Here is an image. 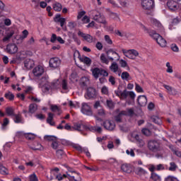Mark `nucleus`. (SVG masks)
I'll return each instance as SVG.
<instances>
[{"label": "nucleus", "instance_id": "nucleus-21", "mask_svg": "<svg viewBox=\"0 0 181 181\" xmlns=\"http://www.w3.org/2000/svg\"><path fill=\"white\" fill-rule=\"evenodd\" d=\"M13 35H15V30L11 28L8 29L6 33V36L3 38V42H8Z\"/></svg>", "mask_w": 181, "mask_h": 181}, {"label": "nucleus", "instance_id": "nucleus-40", "mask_svg": "<svg viewBox=\"0 0 181 181\" xmlns=\"http://www.w3.org/2000/svg\"><path fill=\"white\" fill-rule=\"evenodd\" d=\"M4 97L5 98L9 100L10 101H13V100L15 98V95H13V93L11 92L6 93Z\"/></svg>", "mask_w": 181, "mask_h": 181}, {"label": "nucleus", "instance_id": "nucleus-1", "mask_svg": "<svg viewBox=\"0 0 181 181\" xmlns=\"http://www.w3.org/2000/svg\"><path fill=\"white\" fill-rule=\"evenodd\" d=\"M149 35L154 39V40L156 41V42L158 43V45H159V46H160V47H166V40H165V38H163V37H162V35L156 33V32L152 30L150 31L149 33Z\"/></svg>", "mask_w": 181, "mask_h": 181}, {"label": "nucleus", "instance_id": "nucleus-15", "mask_svg": "<svg viewBox=\"0 0 181 181\" xmlns=\"http://www.w3.org/2000/svg\"><path fill=\"white\" fill-rule=\"evenodd\" d=\"M6 50L9 54H15V53H18V45L13 43L8 44Z\"/></svg>", "mask_w": 181, "mask_h": 181}, {"label": "nucleus", "instance_id": "nucleus-33", "mask_svg": "<svg viewBox=\"0 0 181 181\" xmlns=\"http://www.w3.org/2000/svg\"><path fill=\"white\" fill-rule=\"evenodd\" d=\"M6 113L8 117H13L15 115V110L13 109V107H6Z\"/></svg>", "mask_w": 181, "mask_h": 181}, {"label": "nucleus", "instance_id": "nucleus-35", "mask_svg": "<svg viewBox=\"0 0 181 181\" xmlns=\"http://www.w3.org/2000/svg\"><path fill=\"white\" fill-rule=\"evenodd\" d=\"M92 16L93 18V19L98 22V19H100V18L101 17V14L97 11H92Z\"/></svg>", "mask_w": 181, "mask_h": 181}, {"label": "nucleus", "instance_id": "nucleus-30", "mask_svg": "<svg viewBox=\"0 0 181 181\" xmlns=\"http://www.w3.org/2000/svg\"><path fill=\"white\" fill-rule=\"evenodd\" d=\"M53 117H54V115L52 112L48 113V117L47 119V124H49V125H52V127L54 126V122H53Z\"/></svg>", "mask_w": 181, "mask_h": 181}, {"label": "nucleus", "instance_id": "nucleus-8", "mask_svg": "<svg viewBox=\"0 0 181 181\" xmlns=\"http://www.w3.org/2000/svg\"><path fill=\"white\" fill-rule=\"evenodd\" d=\"M179 2H180V0H169L167 2V6L170 11H177L180 8Z\"/></svg>", "mask_w": 181, "mask_h": 181}, {"label": "nucleus", "instance_id": "nucleus-16", "mask_svg": "<svg viewBox=\"0 0 181 181\" xmlns=\"http://www.w3.org/2000/svg\"><path fill=\"white\" fill-rule=\"evenodd\" d=\"M120 95H121V98H123L124 100H127L128 97H130L132 100H134L135 97H136V95H135V93H134L133 91H128L127 90H124V91H122L120 93Z\"/></svg>", "mask_w": 181, "mask_h": 181}, {"label": "nucleus", "instance_id": "nucleus-56", "mask_svg": "<svg viewBox=\"0 0 181 181\" xmlns=\"http://www.w3.org/2000/svg\"><path fill=\"white\" fill-rule=\"evenodd\" d=\"M98 23H103V25H105L107 23V21H105V18L103 16H100V18L98 20Z\"/></svg>", "mask_w": 181, "mask_h": 181}, {"label": "nucleus", "instance_id": "nucleus-64", "mask_svg": "<svg viewBox=\"0 0 181 181\" xmlns=\"http://www.w3.org/2000/svg\"><path fill=\"white\" fill-rule=\"evenodd\" d=\"M102 94H105V95H107L108 94V88L107 86H103L101 89Z\"/></svg>", "mask_w": 181, "mask_h": 181}, {"label": "nucleus", "instance_id": "nucleus-49", "mask_svg": "<svg viewBox=\"0 0 181 181\" xmlns=\"http://www.w3.org/2000/svg\"><path fill=\"white\" fill-rule=\"evenodd\" d=\"M126 153L127 155H128L129 156H132V158H134L135 156V152H134V150L130 148V149H127L126 151Z\"/></svg>", "mask_w": 181, "mask_h": 181}, {"label": "nucleus", "instance_id": "nucleus-26", "mask_svg": "<svg viewBox=\"0 0 181 181\" xmlns=\"http://www.w3.org/2000/svg\"><path fill=\"white\" fill-rule=\"evenodd\" d=\"M84 128H86L88 131H95V132H98V134H101L103 132V129L100 127H93V126H88V127H84Z\"/></svg>", "mask_w": 181, "mask_h": 181}, {"label": "nucleus", "instance_id": "nucleus-43", "mask_svg": "<svg viewBox=\"0 0 181 181\" xmlns=\"http://www.w3.org/2000/svg\"><path fill=\"white\" fill-rule=\"evenodd\" d=\"M124 114L122 113V111H121L117 116L115 117V119L116 122H121L122 121V116Z\"/></svg>", "mask_w": 181, "mask_h": 181}, {"label": "nucleus", "instance_id": "nucleus-7", "mask_svg": "<svg viewBox=\"0 0 181 181\" xmlns=\"http://www.w3.org/2000/svg\"><path fill=\"white\" fill-rule=\"evenodd\" d=\"M97 97V90L94 88H88L85 93V98L86 100H94Z\"/></svg>", "mask_w": 181, "mask_h": 181}, {"label": "nucleus", "instance_id": "nucleus-36", "mask_svg": "<svg viewBox=\"0 0 181 181\" xmlns=\"http://www.w3.org/2000/svg\"><path fill=\"white\" fill-rule=\"evenodd\" d=\"M52 8L56 12H60L62 11V4L56 2L53 4Z\"/></svg>", "mask_w": 181, "mask_h": 181}, {"label": "nucleus", "instance_id": "nucleus-28", "mask_svg": "<svg viewBox=\"0 0 181 181\" xmlns=\"http://www.w3.org/2000/svg\"><path fill=\"white\" fill-rule=\"evenodd\" d=\"M13 121L16 124H23V119H22V115L21 114H15Z\"/></svg>", "mask_w": 181, "mask_h": 181}, {"label": "nucleus", "instance_id": "nucleus-39", "mask_svg": "<svg viewBox=\"0 0 181 181\" xmlns=\"http://www.w3.org/2000/svg\"><path fill=\"white\" fill-rule=\"evenodd\" d=\"M151 179L153 181H160V177L156 173H151Z\"/></svg>", "mask_w": 181, "mask_h": 181}, {"label": "nucleus", "instance_id": "nucleus-4", "mask_svg": "<svg viewBox=\"0 0 181 181\" xmlns=\"http://www.w3.org/2000/svg\"><path fill=\"white\" fill-rule=\"evenodd\" d=\"M148 148L151 152L160 151V144L156 140H150L148 142Z\"/></svg>", "mask_w": 181, "mask_h": 181}, {"label": "nucleus", "instance_id": "nucleus-41", "mask_svg": "<svg viewBox=\"0 0 181 181\" xmlns=\"http://www.w3.org/2000/svg\"><path fill=\"white\" fill-rule=\"evenodd\" d=\"M176 169H177V165H176V163H175V162L170 163V167H169L168 170H170V172H175V170H176Z\"/></svg>", "mask_w": 181, "mask_h": 181}, {"label": "nucleus", "instance_id": "nucleus-38", "mask_svg": "<svg viewBox=\"0 0 181 181\" xmlns=\"http://www.w3.org/2000/svg\"><path fill=\"white\" fill-rule=\"evenodd\" d=\"M100 61L102 63H104L105 64H109L110 60H108V58L105 56V54H101L100 55Z\"/></svg>", "mask_w": 181, "mask_h": 181}, {"label": "nucleus", "instance_id": "nucleus-34", "mask_svg": "<svg viewBox=\"0 0 181 181\" xmlns=\"http://www.w3.org/2000/svg\"><path fill=\"white\" fill-rule=\"evenodd\" d=\"M121 169L122 171H124L125 173H131V167L128 164H123L121 166Z\"/></svg>", "mask_w": 181, "mask_h": 181}, {"label": "nucleus", "instance_id": "nucleus-60", "mask_svg": "<svg viewBox=\"0 0 181 181\" xmlns=\"http://www.w3.org/2000/svg\"><path fill=\"white\" fill-rule=\"evenodd\" d=\"M105 40L107 43V45H112V40L109 35H105Z\"/></svg>", "mask_w": 181, "mask_h": 181}, {"label": "nucleus", "instance_id": "nucleus-11", "mask_svg": "<svg viewBox=\"0 0 181 181\" xmlns=\"http://www.w3.org/2000/svg\"><path fill=\"white\" fill-rule=\"evenodd\" d=\"M49 76H43L40 83V87L44 88L45 91H49L50 90V83H49Z\"/></svg>", "mask_w": 181, "mask_h": 181}, {"label": "nucleus", "instance_id": "nucleus-18", "mask_svg": "<svg viewBox=\"0 0 181 181\" xmlns=\"http://www.w3.org/2000/svg\"><path fill=\"white\" fill-rule=\"evenodd\" d=\"M103 126L107 131H114V129H115V123L114 121L106 120L104 122Z\"/></svg>", "mask_w": 181, "mask_h": 181}, {"label": "nucleus", "instance_id": "nucleus-47", "mask_svg": "<svg viewBox=\"0 0 181 181\" xmlns=\"http://www.w3.org/2000/svg\"><path fill=\"white\" fill-rule=\"evenodd\" d=\"M25 138L26 139H28V141H33V139L35 138V136L34 134L28 133L25 134Z\"/></svg>", "mask_w": 181, "mask_h": 181}, {"label": "nucleus", "instance_id": "nucleus-3", "mask_svg": "<svg viewBox=\"0 0 181 181\" xmlns=\"http://www.w3.org/2000/svg\"><path fill=\"white\" fill-rule=\"evenodd\" d=\"M106 54L110 60V62H114V60H116V62L119 61V59H121V57L119 56V53H117V52L114 51V49L110 48L106 52Z\"/></svg>", "mask_w": 181, "mask_h": 181}, {"label": "nucleus", "instance_id": "nucleus-59", "mask_svg": "<svg viewBox=\"0 0 181 181\" xmlns=\"http://www.w3.org/2000/svg\"><path fill=\"white\" fill-rule=\"evenodd\" d=\"M109 83H110L112 84V86H115V77H114L113 76H109Z\"/></svg>", "mask_w": 181, "mask_h": 181}, {"label": "nucleus", "instance_id": "nucleus-63", "mask_svg": "<svg viewBox=\"0 0 181 181\" xmlns=\"http://www.w3.org/2000/svg\"><path fill=\"white\" fill-rule=\"evenodd\" d=\"M106 104L108 108H114V103L112 102V100H107Z\"/></svg>", "mask_w": 181, "mask_h": 181}, {"label": "nucleus", "instance_id": "nucleus-24", "mask_svg": "<svg viewBox=\"0 0 181 181\" xmlns=\"http://www.w3.org/2000/svg\"><path fill=\"white\" fill-rule=\"evenodd\" d=\"M54 22L59 23L60 26L63 28L66 23V18H62V16L60 14H57L56 16L54 18Z\"/></svg>", "mask_w": 181, "mask_h": 181}, {"label": "nucleus", "instance_id": "nucleus-23", "mask_svg": "<svg viewBox=\"0 0 181 181\" xmlns=\"http://www.w3.org/2000/svg\"><path fill=\"white\" fill-rule=\"evenodd\" d=\"M138 104L140 107H145L148 103V99L145 95H139L137 99Z\"/></svg>", "mask_w": 181, "mask_h": 181}, {"label": "nucleus", "instance_id": "nucleus-19", "mask_svg": "<svg viewBox=\"0 0 181 181\" xmlns=\"http://www.w3.org/2000/svg\"><path fill=\"white\" fill-rule=\"evenodd\" d=\"M136 175L138 176H144L145 179H148V172L141 167H138L134 170Z\"/></svg>", "mask_w": 181, "mask_h": 181}, {"label": "nucleus", "instance_id": "nucleus-45", "mask_svg": "<svg viewBox=\"0 0 181 181\" xmlns=\"http://www.w3.org/2000/svg\"><path fill=\"white\" fill-rule=\"evenodd\" d=\"M56 155L58 159H62V158H63V156H64V151H63V150L62 149L57 150L56 152Z\"/></svg>", "mask_w": 181, "mask_h": 181}, {"label": "nucleus", "instance_id": "nucleus-57", "mask_svg": "<svg viewBox=\"0 0 181 181\" xmlns=\"http://www.w3.org/2000/svg\"><path fill=\"white\" fill-rule=\"evenodd\" d=\"M28 35H29V32L27 30H24L23 31V36L21 37V40H23V39H26Z\"/></svg>", "mask_w": 181, "mask_h": 181}, {"label": "nucleus", "instance_id": "nucleus-17", "mask_svg": "<svg viewBox=\"0 0 181 181\" xmlns=\"http://www.w3.org/2000/svg\"><path fill=\"white\" fill-rule=\"evenodd\" d=\"M62 64V61L58 57L51 58L49 59V67L57 69Z\"/></svg>", "mask_w": 181, "mask_h": 181}, {"label": "nucleus", "instance_id": "nucleus-42", "mask_svg": "<svg viewBox=\"0 0 181 181\" xmlns=\"http://www.w3.org/2000/svg\"><path fill=\"white\" fill-rule=\"evenodd\" d=\"M61 86H62V90H69L67 80H66V79L62 80V81L61 83Z\"/></svg>", "mask_w": 181, "mask_h": 181}, {"label": "nucleus", "instance_id": "nucleus-54", "mask_svg": "<svg viewBox=\"0 0 181 181\" xmlns=\"http://www.w3.org/2000/svg\"><path fill=\"white\" fill-rule=\"evenodd\" d=\"M141 132L144 135H146V136H149V135H151V130H149V129H143Z\"/></svg>", "mask_w": 181, "mask_h": 181}, {"label": "nucleus", "instance_id": "nucleus-46", "mask_svg": "<svg viewBox=\"0 0 181 181\" xmlns=\"http://www.w3.org/2000/svg\"><path fill=\"white\" fill-rule=\"evenodd\" d=\"M131 136L132 138H134V139H135V142L136 144L141 139V137H139V135L135 132H133L131 134Z\"/></svg>", "mask_w": 181, "mask_h": 181}, {"label": "nucleus", "instance_id": "nucleus-27", "mask_svg": "<svg viewBox=\"0 0 181 181\" xmlns=\"http://www.w3.org/2000/svg\"><path fill=\"white\" fill-rule=\"evenodd\" d=\"M152 23L153 26H156V28H158L159 30H160L161 32H163V26L162 25V23H160L159 21L156 19H153Z\"/></svg>", "mask_w": 181, "mask_h": 181}, {"label": "nucleus", "instance_id": "nucleus-12", "mask_svg": "<svg viewBox=\"0 0 181 181\" xmlns=\"http://www.w3.org/2000/svg\"><path fill=\"white\" fill-rule=\"evenodd\" d=\"M45 73V68L42 65H37L33 69L34 77H40Z\"/></svg>", "mask_w": 181, "mask_h": 181}, {"label": "nucleus", "instance_id": "nucleus-53", "mask_svg": "<svg viewBox=\"0 0 181 181\" xmlns=\"http://www.w3.org/2000/svg\"><path fill=\"white\" fill-rule=\"evenodd\" d=\"M0 173L1 175H8V169H6V168L4 166L0 167Z\"/></svg>", "mask_w": 181, "mask_h": 181}, {"label": "nucleus", "instance_id": "nucleus-25", "mask_svg": "<svg viewBox=\"0 0 181 181\" xmlns=\"http://www.w3.org/2000/svg\"><path fill=\"white\" fill-rule=\"evenodd\" d=\"M90 84V79L87 76H83L80 80V86L83 87V88H85Z\"/></svg>", "mask_w": 181, "mask_h": 181}, {"label": "nucleus", "instance_id": "nucleus-10", "mask_svg": "<svg viewBox=\"0 0 181 181\" xmlns=\"http://www.w3.org/2000/svg\"><path fill=\"white\" fill-rule=\"evenodd\" d=\"M141 6L146 11H151L155 6L153 0H143L141 1Z\"/></svg>", "mask_w": 181, "mask_h": 181}, {"label": "nucleus", "instance_id": "nucleus-55", "mask_svg": "<svg viewBox=\"0 0 181 181\" xmlns=\"http://www.w3.org/2000/svg\"><path fill=\"white\" fill-rule=\"evenodd\" d=\"M29 179L30 181H39V179H37V176H36V174L33 173L29 176Z\"/></svg>", "mask_w": 181, "mask_h": 181}, {"label": "nucleus", "instance_id": "nucleus-61", "mask_svg": "<svg viewBox=\"0 0 181 181\" xmlns=\"http://www.w3.org/2000/svg\"><path fill=\"white\" fill-rule=\"evenodd\" d=\"M28 98L33 103H40V99L35 98V96H29Z\"/></svg>", "mask_w": 181, "mask_h": 181}, {"label": "nucleus", "instance_id": "nucleus-51", "mask_svg": "<svg viewBox=\"0 0 181 181\" xmlns=\"http://www.w3.org/2000/svg\"><path fill=\"white\" fill-rule=\"evenodd\" d=\"M165 181H179L177 177H173L172 175H168L165 178Z\"/></svg>", "mask_w": 181, "mask_h": 181}, {"label": "nucleus", "instance_id": "nucleus-32", "mask_svg": "<svg viewBox=\"0 0 181 181\" xmlns=\"http://www.w3.org/2000/svg\"><path fill=\"white\" fill-rule=\"evenodd\" d=\"M122 79L125 80L126 81H129L131 80V76L129 75V73L127 71H124L120 74Z\"/></svg>", "mask_w": 181, "mask_h": 181}, {"label": "nucleus", "instance_id": "nucleus-62", "mask_svg": "<svg viewBox=\"0 0 181 181\" xmlns=\"http://www.w3.org/2000/svg\"><path fill=\"white\" fill-rule=\"evenodd\" d=\"M81 21L83 22V23H90V18H89L88 16H84L82 18Z\"/></svg>", "mask_w": 181, "mask_h": 181}, {"label": "nucleus", "instance_id": "nucleus-52", "mask_svg": "<svg viewBox=\"0 0 181 181\" xmlns=\"http://www.w3.org/2000/svg\"><path fill=\"white\" fill-rule=\"evenodd\" d=\"M50 108L51 111H52L53 112H56V111L60 112V108H59V107L56 105H52Z\"/></svg>", "mask_w": 181, "mask_h": 181}, {"label": "nucleus", "instance_id": "nucleus-6", "mask_svg": "<svg viewBox=\"0 0 181 181\" xmlns=\"http://www.w3.org/2000/svg\"><path fill=\"white\" fill-rule=\"evenodd\" d=\"M78 35L83 37V40H86V42H88V43H95V42H97V37H93L90 34H86L81 31H78Z\"/></svg>", "mask_w": 181, "mask_h": 181}, {"label": "nucleus", "instance_id": "nucleus-20", "mask_svg": "<svg viewBox=\"0 0 181 181\" xmlns=\"http://www.w3.org/2000/svg\"><path fill=\"white\" fill-rule=\"evenodd\" d=\"M24 66L27 70H30V69H33L35 67V61L32 59H26L24 61Z\"/></svg>", "mask_w": 181, "mask_h": 181}, {"label": "nucleus", "instance_id": "nucleus-5", "mask_svg": "<svg viewBox=\"0 0 181 181\" xmlns=\"http://www.w3.org/2000/svg\"><path fill=\"white\" fill-rule=\"evenodd\" d=\"M122 52L126 57H128V59H132V60H134L135 57H138V56H139V53L135 49L127 50L125 49H122Z\"/></svg>", "mask_w": 181, "mask_h": 181}, {"label": "nucleus", "instance_id": "nucleus-14", "mask_svg": "<svg viewBox=\"0 0 181 181\" xmlns=\"http://www.w3.org/2000/svg\"><path fill=\"white\" fill-rule=\"evenodd\" d=\"M109 69L112 73H115V74H117V76H121V68H119V66L118 64L115 62H113L111 65L109 66Z\"/></svg>", "mask_w": 181, "mask_h": 181}, {"label": "nucleus", "instance_id": "nucleus-2", "mask_svg": "<svg viewBox=\"0 0 181 181\" xmlns=\"http://www.w3.org/2000/svg\"><path fill=\"white\" fill-rule=\"evenodd\" d=\"M91 71L95 78H98L100 76H103V77H108V73L105 69L94 68L93 69H91Z\"/></svg>", "mask_w": 181, "mask_h": 181}, {"label": "nucleus", "instance_id": "nucleus-22", "mask_svg": "<svg viewBox=\"0 0 181 181\" xmlns=\"http://www.w3.org/2000/svg\"><path fill=\"white\" fill-rule=\"evenodd\" d=\"M84 127H88V126L84 125L81 123H75L74 124V127H72V129H75V131H88V129Z\"/></svg>", "mask_w": 181, "mask_h": 181}, {"label": "nucleus", "instance_id": "nucleus-29", "mask_svg": "<svg viewBox=\"0 0 181 181\" xmlns=\"http://www.w3.org/2000/svg\"><path fill=\"white\" fill-rule=\"evenodd\" d=\"M37 111V105L36 103H32L29 105L28 112L30 114H35Z\"/></svg>", "mask_w": 181, "mask_h": 181}, {"label": "nucleus", "instance_id": "nucleus-37", "mask_svg": "<svg viewBox=\"0 0 181 181\" xmlns=\"http://www.w3.org/2000/svg\"><path fill=\"white\" fill-rule=\"evenodd\" d=\"M153 122H154L155 124H157V125H162V119L160 118L158 116H153L151 118Z\"/></svg>", "mask_w": 181, "mask_h": 181}, {"label": "nucleus", "instance_id": "nucleus-50", "mask_svg": "<svg viewBox=\"0 0 181 181\" xmlns=\"http://www.w3.org/2000/svg\"><path fill=\"white\" fill-rule=\"evenodd\" d=\"M136 144L139 148H143L145 146V141L142 139H140Z\"/></svg>", "mask_w": 181, "mask_h": 181}, {"label": "nucleus", "instance_id": "nucleus-31", "mask_svg": "<svg viewBox=\"0 0 181 181\" xmlns=\"http://www.w3.org/2000/svg\"><path fill=\"white\" fill-rule=\"evenodd\" d=\"M122 114L127 117H132L134 116V109H127V110H122Z\"/></svg>", "mask_w": 181, "mask_h": 181}, {"label": "nucleus", "instance_id": "nucleus-58", "mask_svg": "<svg viewBox=\"0 0 181 181\" xmlns=\"http://www.w3.org/2000/svg\"><path fill=\"white\" fill-rule=\"evenodd\" d=\"M9 124V119L8 118H5L4 119V122L1 124L2 127V129H5V127H6V125H8Z\"/></svg>", "mask_w": 181, "mask_h": 181}, {"label": "nucleus", "instance_id": "nucleus-13", "mask_svg": "<svg viewBox=\"0 0 181 181\" xmlns=\"http://www.w3.org/2000/svg\"><path fill=\"white\" fill-rule=\"evenodd\" d=\"M74 54L78 55V57L80 62H81L82 63H84V64H86V66H88V67L91 66L92 61H91V59H90L88 57L80 56V52L78 51H76Z\"/></svg>", "mask_w": 181, "mask_h": 181}, {"label": "nucleus", "instance_id": "nucleus-44", "mask_svg": "<svg viewBox=\"0 0 181 181\" xmlns=\"http://www.w3.org/2000/svg\"><path fill=\"white\" fill-rule=\"evenodd\" d=\"M165 66L167 67L166 72L172 74V73H173V67L172 66H170V63L167 62Z\"/></svg>", "mask_w": 181, "mask_h": 181}, {"label": "nucleus", "instance_id": "nucleus-48", "mask_svg": "<svg viewBox=\"0 0 181 181\" xmlns=\"http://www.w3.org/2000/svg\"><path fill=\"white\" fill-rule=\"evenodd\" d=\"M45 141H52V142H54V141H57V138L54 136H45Z\"/></svg>", "mask_w": 181, "mask_h": 181}, {"label": "nucleus", "instance_id": "nucleus-9", "mask_svg": "<svg viewBox=\"0 0 181 181\" xmlns=\"http://www.w3.org/2000/svg\"><path fill=\"white\" fill-rule=\"evenodd\" d=\"M81 111L82 114H84V115H88V117H91V115H93V110L88 103H83Z\"/></svg>", "mask_w": 181, "mask_h": 181}]
</instances>
